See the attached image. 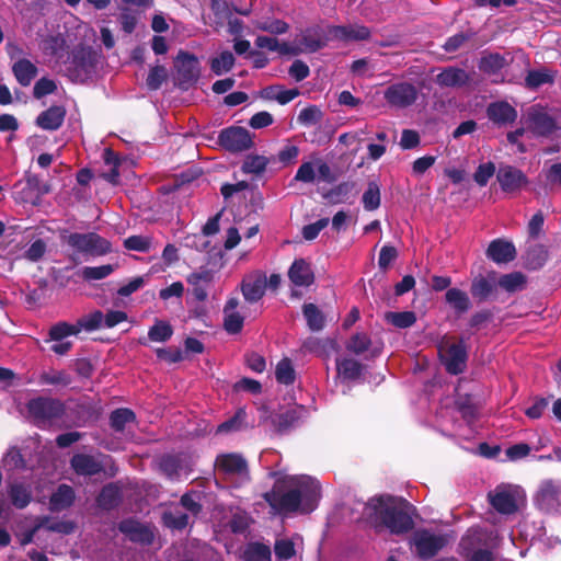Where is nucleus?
Returning <instances> with one entry per match:
<instances>
[{
  "mask_svg": "<svg viewBox=\"0 0 561 561\" xmlns=\"http://www.w3.org/2000/svg\"><path fill=\"white\" fill-rule=\"evenodd\" d=\"M286 485L287 481L279 479L262 495L275 513H310L317 507L321 495V488L317 481L302 478L296 483V488L286 490Z\"/></svg>",
  "mask_w": 561,
  "mask_h": 561,
  "instance_id": "1",
  "label": "nucleus"
},
{
  "mask_svg": "<svg viewBox=\"0 0 561 561\" xmlns=\"http://www.w3.org/2000/svg\"><path fill=\"white\" fill-rule=\"evenodd\" d=\"M408 505L405 500L398 502L391 495H380L370 499L366 508L377 526L385 527L393 535H403L414 527L413 518L405 510Z\"/></svg>",
  "mask_w": 561,
  "mask_h": 561,
  "instance_id": "2",
  "label": "nucleus"
},
{
  "mask_svg": "<svg viewBox=\"0 0 561 561\" xmlns=\"http://www.w3.org/2000/svg\"><path fill=\"white\" fill-rule=\"evenodd\" d=\"M26 409L34 424L38 427L51 425L66 414L65 402L51 397L33 398L26 403Z\"/></svg>",
  "mask_w": 561,
  "mask_h": 561,
  "instance_id": "3",
  "label": "nucleus"
},
{
  "mask_svg": "<svg viewBox=\"0 0 561 561\" xmlns=\"http://www.w3.org/2000/svg\"><path fill=\"white\" fill-rule=\"evenodd\" d=\"M65 242L76 253L101 256L112 252V244L108 240L96 232H72L66 237Z\"/></svg>",
  "mask_w": 561,
  "mask_h": 561,
  "instance_id": "4",
  "label": "nucleus"
},
{
  "mask_svg": "<svg viewBox=\"0 0 561 561\" xmlns=\"http://www.w3.org/2000/svg\"><path fill=\"white\" fill-rule=\"evenodd\" d=\"M527 122L529 131L537 138H561V125L543 108L530 107Z\"/></svg>",
  "mask_w": 561,
  "mask_h": 561,
  "instance_id": "5",
  "label": "nucleus"
},
{
  "mask_svg": "<svg viewBox=\"0 0 561 561\" xmlns=\"http://www.w3.org/2000/svg\"><path fill=\"white\" fill-rule=\"evenodd\" d=\"M174 80L182 91H187L195 85L199 79V61L194 54L180 50L174 61Z\"/></svg>",
  "mask_w": 561,
  "mask_h": 561,
  "instance_id": "6",
  "label": "nucleus"
},
{
  "mask_svg": "<svg viewBox=\"0 0 561 561\" xmlns=\"http://www.w3.org/2000/svg\"><path fill=\"white\" fill-rule=\"evenodd\" d=\"M96 67V54L91 47L79 46L72 50L69 77L75 82H84L90 78Z\"/></svg>",
  "mask_w": 561,
  "mask_h": 561,
  "instance_id": "7",
  "label": "nucleus"
},
{
  "mask_svg": "<svg viewBox=\"0 0 561 561\" xmlns=\"http://www.w3.org/2000/svg\"><path fill=\"white\" fill-rule=\"evenodd\" d=\"M447 543L448 540L445 535H436L427 529L414 531L411 538L414 553L421 560L434 558Z\"/></svg>",
  "mask_w": 561,
  "mask_h": 561,
  "instance_id": "8",
  "label": "nucleus"
},
{
  "mask_svg": "<svg viewBox=\"0 0 561 561\" xmlns=\"http://www.w3.org/2000/svg\"><path fill=\"white\" fill-rule=\"evenodd\" d=\"M218 144L231 153L251 149L254 146L253 137L244 127L230 126L220 130Z\"/></svg>",
  "mask_w": 561,
  "mask_h": 561,
  "instance_id": "9",
  "label": "nucleus"
},
{
  "mask_svg": "<svg viewBox=\"0 0 561 561\" xmlns=\"http://www.w3.org/2000/svg\"><path fill=\"white\" fill-rule=\"evenodd\" d=\"M534 504L545 514L558 512L561 507V486L551 479L542 481L534 495Z\"/></svg>",
  "mask_w": 561,
  "mask_h": 561,
  "instance_id": "10",
  "label": "nucleus"
},
{
  "mask_svg": "<svg viewBox=\"0 0 561 561\" xmlns=\"http://www.w3.org/2000/svg\"><path fill=\"white\" fill-rule=\"evenodd\" d=\"M490 546V534L480 526L467 529L459 540L457 552L461 558L472 554L474 551Z\"/></svg>",
  "mask_w": 561,
  "mask_h": 561,
  "instance_id": "11",
  "label": "nucleus"
},
{
  "mask_svg": "<svg viewBox=\"0 0 561 561\" xmlns=\"http://www.w3.org/2000/svg\"><path fill=\"white\" fill-rule=\"evenodd\" d=\"M440 359L449 374L459 375L463 373L468 359L465 339L460 337L457 343L447 345L444 350V354H440Z\"/></svg>",
  "mask_w": 561,
  "mask_h": 561,
  "instance_id": "12",
  "label": "nucleus"
},
{
  "mask_svg": "<svg viewBox=\"0 0 561 561\" xmlns=\"http://www.w3.org/2000/svg\"><path fill=\"white\" fill-rule=\"evenodd\" d=\"M496 181L504 193L513 194L528 184L527 175L518 168L501 164L496 172Z\"/></svg>",
  "mask_w": 561,
  "mask_h": 561,
  "instance_id": "13",
  "label": "nucleus"
},
{
  "mask_svg": "<svg viewBox=\"0 0 561 561\" xmlns=\"http://www.w3.org/2000/svg\"><path fill=\"white\" fill-rule=\"evenodd\" d=\"M383 98L391 106L405 108L416 101L417 90L410 82H398L386 89Z\"/></svg>",
  "mask_w": 561,
  "mask_h": 561,
  "instance_id": "14",
  "label": "nucleus"
},
{
  "mask_svg": "<svg viewBox=\"0 0 561 561\" xmlns=\"http://www.w3.org/2000/svg\"><path fill=\"white\" fill-rule=\"evenodd\" d=\"M118 530L125 535L131 542L149 546L154 540L152 529L134 518H125L119 522Z\"/></svg>",
  "mask_w": 561,
  "mask_h": 561,
  "instance_id": "15",
  "label": "nucleus"
},
{
  "mask_svg": "<svg viewBox=\"0 0 561 561\" xmlns=\"http://www.w3.org/2000/svg\"><path fill=\"white\" fill-rule=\"evenodd\" d=\"M497 273L489 272L485 276H476L470 285V294L478 301H488L497 290Z\"/></svg>",
  "mask_w": 561,
  "mask_h": 561,
  "instance_id": "16",
  "label": "nucleus"
},
{
  "mask_svg": "<svg viewBox=\"0 0 561 561\" xmlns=\"http://www.w3.org/2000/svg\"><path fill=\"white\" fill-rule=\"evenodd\" d=\"M488 118L497 126L513 124L517 119V111L506 101L492 102L486 107Z\"/></svg>",
  "mask_w": 561,
  "mask_h": 561,
  "instance_id": "17",
  "label": "nucleus"
},
{
  "mask_svg": "<svg viewBox=\"0 0 561 561\" xmlns=\"http://www.w3.org/2000/svg\"><path fill=\"white\" fill-rule=\"evenodd\" d=\"M306 412L307 411L302 405L287 409L282 413L273 415L272 424L277 433H286L298 424V422L305 416Z\"/></svg>",
  "mask_w": 561,
  "mask_h": 561,
  "instance_id": "18",
  "label": "nucleus"
},
{
  "mask_svg": "<svg viewBox=\"0 0 561 561\" xmlns=\"http://www.w3.org/2000/svg\"><path fill=\"white\" fill-rule=\"evenodd\" d=\"M488 499L492 507L501 514L510 515L518 508L514 494L501 486H497L493 492H489Z\"/></svg>",
  "mask_w": 561,
  "mask_h": 561,
  "instance_id": "19",
  "label": "nucleus"
},
{
  "mask_svg": "<svg viewBox=\"0 0 561 561\" xmlns=\"http://www.w3.org/2000/svg\"><path fill=\"white\" fill-rule=\"evenodd\" d=\"M288 278L295 286L309 287L314 283V273L309 262L296 259L288 270Z\"/></svg>",
  "mask_w": 561,
  "mask_h": 561,
  "instance_id": "20",
  "label": "nucleus"
},
{
  "mask_svg": "<svg viewBox=\"0 0 561 561\" xmlns=\"http://www.w3.org/2000/svg\"><path fill=\"white\" fill-rule=\"evenodd\" d=\"M67 111L62 105H51L36 117V125L44 130L59 129L66 117Z\"/></svg>",
  "mask_w": 561,
  "mask_h": 561,
  "instance_id": "21",
  "label": "nucleus"
},
{
  "mask_svg": "<svg viewBox=\"0 0 561 561\" xmlns=\"http://www.w3.org/2000/svg\"><path fill=\"white\" fill-rule=\"evenodd\" d=\"M215 467L225 474H241L248 470V462L240 454H220L216 457Z\"/></svg>",
  "mask_w": 561,
  "mask_h": 561,
  "instance_id": "22",
  "label": "nucleus"
},
{
  "mask_svg": "<svg viewBox=\"0 0 561 561\" xmlns=\"http://www.w3.org/2000/svg\"><path fill=\"white\" fill-rule=\"evenodd\" d=\"M214 279V274L208 268H202L193 272L186 277V282L192 286V295L198 301L207 299V287Z\"/></svg>",
  "mask_w": 561,
  "mask_h": 561,
  "instance_id": "23",
  "label": "nucleus"
},
{
  "mask_svg": "<svg viewBox=\"0 0 561 561\" xmlns=\"http://www.w3.org/2000/svg\"><path fill=\"white\" fill-rule=\"evenodd\" d=\"M486 256L497 264L508 263L515 260L516 249L513 242L495 239L489 244Z\"/></svg>",
  "mask_w": 561,
  "mask_h": 561,
  "instance_id": "24",
  "label": "nucleus"
},
{
  "mask_svg": "<svg viewBox=\"0 0 561 561\" xmlns=\"http://www.w3.org/2000/svg\"><path fill=\"white\" fill-rule=\"evenodd\" d=\"M239 306V299L231 297L224 307V329L229 334H238L242 331L244 318L236 309Z\"/></svg>",
  "mask_w": 561,
  "mask_h": 561,
  "instance_id": "25",
  "label": "nucleus"
},
{
  "mask_svg": "<svg viewBox=\"0 0 561 561\" xmlns=\"http://www.w3.org/2000/svg\"><path fill=\"white\" fill-rule=\"evenodd\" d=\"M330 33L333 37L344 42L367 41L371 35L369 27L365 25H336L331 27Z\"/></svg>",
  "mask_w": 561,
  "mask_h": 561,
  "instance_id": "26",
  "label": "nucleus"
},
{
  "mask_svg": "<svg viewBox=\"0 0 561 561\" xmlns=\"http://www.w3.org/2000/svg\"><path fill=\"white\" fill-rule=\"evenodd\" d=\"M469 81L470 76L468 75V72L457 67L445 68L436 77V82L440 87L446 88H461L463 85H467Z\"/></svg>",
  "mask_w": 561,
  "mask_h": 561,
  "instance_id": "27",
  "label": "nucleus"
},
{
  "mask_svg": "<svg viewBox=\"0 0 561 561\" xmlns=\"http://www.w3.org/2000/svg\"><path fill=\"white\" fill-rule=\"evenodd\" d=\"M304 352L316 354L320 357H329L332 351H336L337 343L334 339L307 337L301 345Z\"/></svg>",
  "mask_w": 561,
  "mask_h": 561,
  "instance_id": "28",
  "label": "nucleus"
},
{
  "mask_svg": "<svg viewBox=\"0 0 561 561\" xmlns=\"http://www.w3.org/2000/svg\"><path fill=\"white\" fill-rule=\"evenodd\" d=\"M304 51L316 53L327 46V38L320 26L307 27L300 38Z\"/></svg>",
  "mask_w": 561,
  "mask_h": 561,
  "instance_id": "29",
  "label": "nucleus"
},
{
  "mask_svg": "<svg viewBox=\"0 0 561 561\" xmlns=\"http://www.w3.org/2000/svg\"><path fill=\"white\" fill-rule=\"evenodd\" d=\"M266 285L267 283L265 276L244 279L241 283V291L244 299L250 304L257 302L264 296Z\"/></svg>",
  "mask_w": 561,
  "mask_h": 561,
  "instance_id": "30",
  "label": "nucleus"
},
{
  "mask_svg": "<svg viewBox=\"0 0 561 561\" xmlns=\"http://www.w3.org/2000/svg\"><path fill=\"white\" fill-rule=\"evenodd\" d=\"M71 468L80 476H95L101 472V465L90 455L76 454L70 460Z\"/></svg>",
  "mask_w": 561,
  "mask_h": 561,
  "instance_id": "31",
  "label": "nucleus"
},
{
  "mask_svg": "<svg viewBox=\"0 0 561 561\" xmlns=\"http://www.w3.org/2000/svg\"><path fill=\"white\" fill-rule=\"evenodd\" d=\"M122 501V492L121 489L114 484V483H107L105 484L98 497H96V504L100 508L104 511H111L114 510L119 505Z\"/></svg>",
  "mask_w": 561,
  "mask_h": 561,
  "instance_id": "32",
  "label": "nucleus"
},
{
  "mask_svg": "<svg viewBox=\"0 0 561 561\" xmlns=\"http://www.w3.org/2000/svg\"><path fill=\"white\" fill-rule=\"evenodd\" d=\"M75 491L68 484H60L57 490L50 495L49 506L50 511L59 512L70 507L75 502Z\"/></svg>",
  "mask_w": 561,
  "mask_h": 561,
  "instance_id": "33",
  "label": "nucleus"
},
{
  "mask_svg": "<svg viewBox=\"0 0 561 561\" xmlns=\"http://www.w3.org/2000/svg\"><path fill=\"white\" fill-rule=\"evenodd\" d=\"M302 314L306 319L307 327L310 331L319 332L325 328L327 317L317 305L312 302L304 304Z\"/></svg>",
  "mask_w": 561,
  "mask_h": 561,
  "instance_id": "34",
  "label": "nucleus"
},
{
  "mask_svg": "<svg viewBox=\"0 0 561 561\" xmlns=\"http://www.w3.org/2000/svg\"><path fill=\"white\" fill-rule=\"evenodd\" d=\"M13 75L16 81L22 87H27L31 84L32 80L37 75L36 66L26 58H21L14 62L12 67Z\"/></svg>",
  "mask_w": 561,
  "mask_h": 561,
  "instance_id": "35",
  "label": "nucleus"
},
{
  "mask_svg": "<svg viewBox=\"0 0 561 561\" xmlns=\"http://www.w3.org/2000/svg\"><path fill=\"white\" fill-rule=\"evenodd\" d=\"M9 497L14 507L19 510L25 508L32 501V491L30 486L14 482L9 485Z\"/></svg>",
  "mask_w": 561,
  "mask_h": 561,
  "instance_id": "36",
  "label": "nucleus"
},
{
  "mask_svg": "<svg viewBox=\"0 0 561 561\" xmlns=\"http://www.w3.org/2000/svg\"><path fill=\"white\" fill-rule=\"evenodd\" d=\"M355 188L354 182H341L322 194V197L332 205L345 203Z\"/></svg>",
  "mask_w": 561,
  "mask_h": 561,
  "instance_id": "37",
  "label": "nucleus"
},
{
  "mask_svg": "<svg viewBox=\"0 0 561 561\" xmlns=\"http://www.w3.org/2000/svg\"><path fill=\"white\" fill-rule=\"evenodd\" d=\"M445 300L458 314H462L471 308L468 294L459 288L447 289Z\"/></svg>",
  "mask_w": 561,
  "mask_h": 561,
  "instance_id": "38",
  "label": "nucleus"
},
{
  "mask_svg": "<svg viewBox=\"0 0 561 561\" xmlns=\"http://www.w3.org/2000/svg\"><path fill=\"white\" fill-rule=\"evenodd\" d=\"M548 257L549 252L543 244L531 245L525 255V266L531 271L540 270L548 261Z\"/></svg>",
  "mask_w": 561,
  "mask_h": 561,
  "instance_id": "39",
  "label": "nucleus"
},
{
  "mask_svg": "<svg viewBox=\"0 0 561 561\" xmlns=\"http://www.w3.org/2000/svg\"><path fill=\"white\" fill-rule=\"evenodd\" d=\"M526 284L527 277L519 271L503 274L497 278V286L507 293L520 291L526 287Z\"/></svg>",
  "mask_w": 561,
  "mask_h": 561,
  "instance_id": "40",
  "label": "nucleus"
},
{
  "mask_svg": "<svg viewBox=\"0 0 561 561\" xmlns=\"http://www.w3.org/2000/svg\"><path fill=\"white\" fill-rule=\"evenodd\" d=\"M365 366L353 358H337L336 369L340 376L346 380H357L364 370Z\"/></svg>",
  "mask_w": 561,
  "mask_h": 561,
  "instance_id": "41",
  "label": "nucleus"
},
{
  "mask_svg": "<svg viewBox=\"0 0 561 561\" xmlns=\"http://www.w3.org/2000/svg\"><path fill=\"white\" fill-rule=\"evenodd\" d=\"M455 408L467 423H472L478 417V407L468 393L457 397Z\"/></svg>",
  "mask_w": 561,
  "mask_h": 561,
  "instance_id": "42",
  "label": "nucleus"
},
{
  "mask_svg": "<svg viewBox=\"0 0 561 561\" xmlns=\"http://www.w3.org/2000/svg\"><path fill=\"white\" fill-rule=\"evenodd\" d=\"M135 421L136 414L128 408L115 409L110 414V425L111 428L115 432H123L126 427V424L133 423Z\"/></svg>",
  "mask_w": 561,
  "mask_h": 561,
  "instance_id": "43",
  "label": "nucleus"
},
{
  "mask_svg": "<svg viewBox=\"0 0 561 561\" xmlns=\"http://www.w3.org/2000/svg\"><path fill=\"white\" fill-rule=\"evenodd\" d=\"M173 335L172 325L164 320L156 319L152 327L148 331V339L151 342L164 343L169 341Z\"/></svg>",
  "mask_w": 561,
  "mask_h": 561,
  "instance_id": "44",
  "label": "nucleus"
},
{
  "mask_svg": "<svg viewBox=\"0 0 561 561\" xmlns=\"http://www.w3.org/2000/svg\"><path fill=\"white\" fill-rule=\"evenodd\" d=\"M272 552L268 546L251 542L243 552V561H271Z\"/></svg>",
  "mask_w": 561,
  "mask_h": 561,
  "instance_id": "45",
  "label": "nucleus"
},
{
  "mask_svg": "<svg viewBox=\"0 0 561 561\" xmlns=\"http://www.w3.org/2000/svg\"><path fill=\"white\" fill-rule=\"evenodd\" d=\"M553 81V75L547 69L529 70L525 78V84L530 90H536L543 84H551Z\"/></svg>",
  "mask_w": 561,
  "mask_h": 561,
  "instance_id": "46",
  "label": "nucleus"
},
{
  "mask_svg": "<svg viewBox=\"0 0 561 561\" xmlns=\"http://www.w3.org/2000/svg\"><path fill=\"white\" fill-rule=\"evenodd\" d=\"M275 377L278 383L289 386L295 382L296 373L291 360L287 357L280 359L275 369Z\"/></svg>",
  "mask_w": 561,
  "mask_h": 561,
  "instance_id": "47",
  "label": "nucleus"
},
{
  "mask_svg": "<svg viewBox=\"0 0 561 561\" xmlns=\"http://www.w3.org/2000/svg\"><path fill=\"white\" fill-rule=\"evenodd\" d=\"M72 378L66 370H49L44 371L39 376V382L42 385L49 386H62L67 387L71 383Z\"/></svg>",
  "mask_w": 561,
  "mask_h": 561,
  "instance_id": "48",
  "label": "nucleus"
},
{
  "mask_svg": "<svg viewBox=\"0 0 561 561\" xmlns=\"http://www.w3.org/2000/svg\"><path fill=\"white\" fill-rule=\"evenodd\" d=\"M234 56L231 51L224 50L219 54L218 57L211 59L210 69L215 75L220 76L224 72H228L232 69L234 66Z\"/></svg>",
  "mask_w": 561,
  "mask_h": 561,
  "instance_id": "49",
  "label": "nucleus"
},
{
  "mask_svg": "<svg viewBox=\"0 0 561 561\" xmlns=\"http://www.w3.org/2000/svg\"><path fill=\"white\" fill-rule=\"evenodd\" d=\"M362 203L367 211L376 210L380 206V187L378 183L371 181L364 192Z\"/></svg>",
  "mask_w": 561,
  "mask_h": 561,
  "instance_id": "50",
  "label": "nucleus"
},
{
  "mask_svg": "<svg viewBox=\"0 0 561 561\" xmlns=\"http://www.w3.org/2000/svg\"><path fill=\"white\" fill-rule=\"evenodd\" d=\"M370 346L371 339L366 333L360 332L353 334L345 345L346 350L355 355H362L369 351Z\"/></svg>",
  "mask_w": 561,
  "mask_h": 561,
  "instance_id": "51",
  "label": "nucleus"
},
{
  "mask_svg": "<svg viewBox=\"0 0 561 561\" xmlns=\"http://www.w3.org/2000/svg\"><path fill=\"white\" fill-rule=\"evenodd\" d=\"M267 164H268V159L266 157L259 156V154H251V156H248L245 158V160L243 161L241 170L244 173L260 175L266 170Z\"/></svg>",
  "mask_w": 561,
  "mask_h": 561,
  "instance_id": "52",
  "label": "nucleus"
},
{
  "mask_svg": "<svg viewBox=\"0 0 561 561\" xmlns=\"http://www.w3.org/2000/svg\"><path fill=\"white\" fill-rule=\"evenodd\" d=\"M104 314L101 310H94L93 312L85 314L78 319L76 322L79 333L81 330L88 332L98 330L102 327Z\"/></svg>",
  "mask_w": 561,
  "mask_h": 561,
  "instance_id": "53",
  "label": "nucleus"
},
{
  "mask_svg": "<svg viewBox=\"0 0 561 561\" xmlns=\"http://www.w3.org/2000/svg\"><path fill=\"white\" fill-rule=\"evenodd\" d=\"M79 330L77 324H70L68 322H58L49 329L47 341L60 342L67 336L77 335Z\"/></svg>",
  "mask_w": 561,
  "mask_h": 561,
  "instance_id": "54",
  "label": "nucleus"
},
{
  "mask_svg": "<svg viewBox=\"0 0 561 561\" xmlns=\"http://www.w3.org/2000/svg\"><path fill=\"white\" fill-rule=\"evenodd\" d=\"M386 320L399 329H407L416 322V314L413 311L387 312Z\"/></svg>",
  "mask_w": 561,
  "mask_h": 561,
  "instance_id": "55",
  "label": "nucleus"
},
{
  "mask_svg": "<svg viewBox=\"0 0 561 561\" xmlns=\"http://www.w3.org/2000/svg\"><path fill=\"white\" fill-rule=\"evenodd\" d=\"M505 65V57L499 53H493L481 58L479 68L488 73H496L504 68Z\"/></svg>",
  "mask_w": 561,
  "mask_h": 561,
  "instance_id": "56",
  "label": "nucleus"
},
{
  "mask_svg": "<svg viewBox=\"0 0 561 561\" xmlns=\"http://www.w3.org/2000/svg\"><path fill=\"white\" fill-rule=\"evenodd\" d=\"M255 27L262 32H267L273 35H282L289 31V24L279 19L260 21L255 24Z\"/></svg>",
  "mask_w": 561,
  "mask_h": 561,
  "instance_id": "57",
  "label": "nucleus"
},
{
  "mask_svg": "<svg viewBox=\"0 0 561 561\" xmlns=\"http://www.w3.org/2000/svg\"><path fill=\"white\" fill-rule=\"evenodd\" d=\"M159 468L163 474L173 479L179 476L181 460L174 455H164L160 458Z\"/></svg>",
  "mask_w": 561,
  "mask_h": 561,
  "instance_id": "58",
  "label": "nucleus"
},
{
  "mask_svg": "<svg viewBox=\"0 0 561 561\" xmlns=\"http://www.w3.org/2000/svg\"><path fill=\"white\" fill-rule=\"evenodd\" d=\"M167 77L168 73L165 67L157 65L150 69L146 84L149 90L156 91L161 88L162 83L167 80Z\"/></svg>",
  "mask_w": 561,
  "mask_h": 561,
  "instance_id": "59",
  "label": "nucleus"
},
{
  "mask_svg": "<svg viewBox=\"0 0 561 561\" xmlns=\"http://www.w3.org/2000/svg\"><path fill=\"white\" fill-rule=\"evenodd\" d=\"M114 272L112 264H105L100 266H85L82 270V277L84 280H98L103 279Z\"/></svg>",
  "mask_w": 561,
  "mask_h": 561,
  "instance_id": "60",
  "label": "nucleus"
},
{
  "mask_svg": "<svg viewBox=\"0 0 561 561\" xmlns=\"http://www.w3.org/2000/svg\"><path fill=\"white\" fill-rule=\"evenodd\" d=\"M495 164L491 161L481 163L477 168L476 172L473 173V180L474 182L483 187L488 184L490 179L496 173Z\"/></svg>",
  "mask_w": 561,
  "mask_h": 561,
  "instance_id": "61",
  "label": "nucleus"
},
{
  "mask_svg": "<svg viewBox=\"0 0 561 561\" xmlns=\"http://www.w3.org/2000/svg\"><path fill=\"white\" fill-rule=\"evenodd\" d=\"M322 112L317 105L302 108L298 115V122L302 125H314L322 119Z\"/></svg>",
  "mask_w": 561,
  "mask_h": 561,
  "instance_id": "62",
  "label": "nucleus"
},
{
  "mask_svg": "<svg viewBox=\"0 0 561 561\" xmlns=\"http://www.w3.org/2000/svg\"><path fill=\"white\" fill-rule=\"evenodd\" d=\"M56 90V82L51 79L43 77L34 84L33 95L35 99L39 100L48 94L54 93Z\"/></svg>",
  "mask_w": 561,
  "mask_h": 561,
  "instance_id": "63",
  "label": "nucleus"
},
{
  "mask_svg": "<svg viewBox=\"0 0 561 561\" xmlns=\"http://www.w3.org/2000/svg\"><path fill=\"white\" fill-rule=\"evenodd\" d=\"M274 552L279 560H289L296 554L295 545L289 539H279L275 541Z\"/></svg>",
  "mask_w": 561,
  "mask_h": 561,
  "instance_id": "64",
  "label": "nucleus"
}]
</instances>
